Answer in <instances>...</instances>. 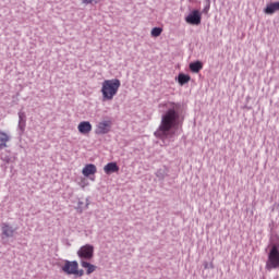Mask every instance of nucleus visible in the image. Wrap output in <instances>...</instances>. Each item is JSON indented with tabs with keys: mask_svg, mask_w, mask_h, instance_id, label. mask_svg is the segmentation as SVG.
I'll use <instances>...</instances> for the list:
<instances>
[{
	"mask_svg": "<svg viewBox=\"0 0 279 279\" xmlns=\"http://www.w3.org/2000/svg\"><path fill=\"white\" fill-rule=\"evenodd\" d=\"M185 22L189 23V25H199L202 23V13L197 10L192 11L185 17Z\"/></svg>",
	"mask_w": 279,
	"mask_h": 279,
	"instance_id": "6",
	"label": "nucleus"
},
{
	"mask_svg": "<svg viewBox=\"0 0 279 279\" xmlns=\"http://www.w3.org/2000/svg\"><path fill=\"white\" fill-rule=\"evenodd\" d=\"M62 270L70 275L71 274V262H66L65 265L62 267Z\"/></svg>",
	"mask_w": 279,
	"mask_h": 279,
	"instance_id": "19",
	"label": "nucleus"
},
{
	"mask_svg": "<svg viewBox=\"0 0 279 279\" xmlns=\"http://www.w3.org/2000/svg\"><path fill=\"white\" fill-rule=\"evenodd\" d=\"M204 69V63L201 61L190 63V71L192 73H199Z\"/></svg>",
	"mask_w": 279,
	"mask_h": 279,
	"instance_id": "13",
	"label": "nucleus"
},
{
	"mask_svg": "<svg viewBox=\"0 0 279 279\" xmlns=\"http://www.w3.org/2000/svg\"><path fill=\"white\" fill-rule=\"evenodd\" d=\"M104 171L107 175H110V173H119V166L117 162H109L104 167Z\"/></svg>",
	"mask_w": 279,
	"mask_h": 279,
	"instance_id": "11",
	"label": "nucleus"
},
{
	"mask_svg": "<svg viewBox=\"0 0 279 279\" xmlns=\"http://www.w3.org/2000/svg\"><path fill=\"white\" fill-rule=\"evenodd\" d=\"M77 255L80 256V258L90 260L95 255V247L90 244H86L78 250Z\"/></svg>",
	"mask_w": 279,
	"mask_h": 279,
	"instance_id": "5",
	"label": "nucleus"
},
{
	"mask_svg": "<svg viewBox=\"0 0 279 279\" xmlns=\"http://www.w3.org/2000/svg\"><path fill=\"white\" fill-rule=\"evenodd\" d=\"M112 130V120H102L96 125L95 134L104 135L109 134Z\"/></svg>",
	"mask_w": 279,
	"mask_h": 279,
	"instance_id": "4",
	"label": "nucleus"
},
{
	"mask_svg": "<svg viewBox=\"0 0 279 279\" xmlns=\"http://www.w3.org/2000/svg\"><path fill=\"white\" fill-rule=\"evenodd\" d=\"M81 267H83V269H86L87 276H90V274H94V271H97V266H95L86 260L81 262Z\"/></svg>",
	"mask_w": 279,
	"mask_h": 279,
	"instance_id": "12",
	"label": "nucleus"
},
{
	"mask_svg": "<svg viewBox=\"0 0 279 279\" xmlns=\"http://www.w3.org/2000/svg\"><path fill=\"white\" fill-rule=\"evenodd\" d=\"M279 11V2H272L267 4L265 9V14H274L275 12Z\"/></svg>",
	"mask_w": 279,
	"mask_h": 279,
	"instance_id": "14",
	"label": "nucleus"
},
{
	"mask_svg": "<svg viewBox=\"0 0 279 279\" xmlns=\"http://www.w3.org/2000/svg\"><path fill=\"white\" fill-rule=\"evenodd\" d=\"M179 84H181V86H184V84H189V82H191V76L185 75V74H179Z\"/></svg>",
	"mask_w": 279,
	"mask_h": 279,
	"instance_id": "17",
	"label": "nucleus"
},
{
	"mask_svg": "<svg viewBox=\"0 0 279 279\" xmlns=\"http://www.w3.org/2000/svg\"><path fill=\"white\" fill-rule=\"evenodd\" d=\"M121 88V81L119 78L106 80L102 82L101 94L104 101H112Z\"/></svg>",
	"mask_w": 279,
	"mask_h": 279,
	"instance_id": "2",
	"label": "nucleus"
},
{
	"mask_svg": "<svg viewBox=\"0 0 279 279\" xmlns=\"http://www.w3.org/2000/svg\"><path fill=\"white\" fill-rule=\"evenodd\" d=\"M162 34V27H154L150 32L153 38H158Z\"/></svg>",
	"mask_w": 279,
	"mask_h": 279,
	"instance_id": "18",
	"label": "nucleus"
},
{
	"mask_svg": "<svg viewBox=\"0 0 279 279\" xmlns=\"http://www.w3.org/2000/svg\"><path fill=\"white\" fill-rule=\"evenodd\" d=\"M77 130L80 134H83L84 136L90 134L93 132V124L88 121H83L78 124Z\"/></svg>",
	"mask_w": 279,
	"mask_h": 279,
	"instance_id": "7",
	"label": "nucleus"
},
{
	"mask_svg": "<svg viewBox=\"0 0 279 279\" xmlns=\"http://www.w3.org/2000/svg\"><path fill=\"white\" fill-rule=\"evenodd\" d=\"M267 271L271 269H279V250L276 244H274L268 253V259L266 262Z\"/></svg>",
	"mask_w": 279,
	"mask_h": 279,
	"instance_id": "3",
	"label": "nucleus"
},
{
	"mask_svg": "<svg viewBox=\"0 0 279 279\" xmlns=\"http://www.w3.org/2000/svg\"><path fill=\"white\" fill-rule=\"evenodd\" d=\"M2 234L8 238L14 236V230L9 225H2Z\"/></svg>",
	"mask_w": 279,
	"mask_h": 279,
	"instance_id": "15",
	"label": "nucleus"
},
{
	"mask_svg": "<svg viewBox=\"0 0 279 279\" xmlns=\"http://www.w3.org/2000/svg\"><path fill=\"white\" fill-rule=\"evenodd\" d=\"M71 274L76 276V278H82L84 276V269H80L77 262H71Z\"/></svg>",
	"mask_w": 279,
	"mask_h": 279,
	"instance_id": "10",
	"label": "nucleus"
},
{
	"mask_svg": "<svg viewBox=\"0 0 279 279\" xmlns=\"http://www.w3.org/2000/svg\"><path fill=\"white\" fill-rule=\"evenodd\" d=\"M10 138V134L8 132L0 130V149H5L8 147Z\"/></svg>",
	"mask_w": 279,
	"mask_h": 279,
	"instance_id": "8",
	"label": "nucleus"
},
{
	"mask_svg": "<svg viewBox=\"0 0 279 279\" xmlns=\"http://www.w3.org/2000/svg\"><path fill=\"white\" fill-rule=\"evenodd\" d=\"M159 108H168V111L161 117V123L159 125L158 132L162 136H169V132L174 128L180 114L178 113L179 106L175 102H165L160 104Z\"/></svg>",
	"mask_w": 279,
	"mask_h": 279,
	"instance_id": "1",
	"label": "nucleus"
},
{
	"mask_svg": "<svg viewBox=\"0 0 279 279\" xmlns=\"http://www.w3.org/2000/svg\"><path fill=\"white\" fill-rule=\"evenodd\" d=\"M86 208H88V201L84 199L76 202V210H78V213H82V210H86Z\"/></svg>",
	"mask_w": 279,
	"mask_h": 279,
	"instance_id": "16",
	"label": "nucleus"
},
{
	"mask_svg": "<svg viewBox=\"0 0 279 279\" xmlns=\"http://www.w3.org/2000/svg\"><path fill=\"white\" fill-rule=\"evenodd\" d=\"M98 2H99V0H83V3H86V4H88V3L93 4V3H98Z\"/></svg>",
	"mask_w": 279,
	"mask_h": 279,
	"instance_id": "20",
	"label": "nucleus"
},
{
	"mask_svg": "<svg viewBox=\"0 0 279 279\" xmlns=\"http://www.w3.org/2000/svg\"><path fill=\"white\" fill-rule=\"evenodd\" d=\"M83 175L85 178H88L90 175H95V173H97V166L93 165V163H88L83 168L82 171Z\"/></svg>",
	"mask_w": 279,
	"mask_h": 279,
	"instance_id": "9",
	"label": "nucleus"
}]
</instances>
